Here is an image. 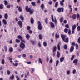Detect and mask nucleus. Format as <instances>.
I'll list each match as a JSON object with an SVG mask.
<instances>
[{"label":"nucleus","instance_id":"nucleus-1","mask_svg":"<svg viewBox=\"0 0 80 80\" xmlns=\"http://www.w3.org/2000/svg\"><path fill=\"white\" fill-rule=\"evenodd\" d=\"M61 38L62 39L63 41L65 43H68V38L67 37L66 35L61 34Z\"/></svg>","mask_w":80,"mask_h":80},{"label":"nucleus","instance_id":"nucleus-2","mask_svg":"<svg viewBox=\"0 0 80 80\" xmlns=\"http://www.w3.org/2000/svg\"><path fill=\"white\" fill-rule=\"evenodd\" d=\"M19 46L22 49V50H23V49L25 48V45L22 42H21Z\"/></svg>","mask_w":80,"mask_h":80},{"label":"nucleus","instance_id":"nucleus-3","mask_svg":"<svg viewBox=\"0 0 80 80\" xmlns=\"http://www.w3.org/2000/svg\"><path fill=\"white\" fill-rule=\"evenodd\" d=\"M38 30H41L42 29V24L40 21L38 22Z\"/></svg>","mask_w":80,"mask_h":80},{"label":"nucleus","instance_id":"nucleus-4","mask_svg":"<svg viewBox=\"0 0 80 80\" xmlns=\"http://www.w3.org/2000/svg\"><path fill=\"white\" fill-rule=\"evenodd\" d=\"M18 39L20 40L21 42H23V43H25V40H23V37H22V36L19 35L18 36Z\"/></svg>","mask_w":80,"mask_h":80},{"label":"nucleus","instance_id":"nucleus-5","mask_svg":"<svg viewBox=\"0 0 80 80\" xmlns=\"http://www.w3.org/2000/svg\"><path fill=\"white\" fill-rule=\"evenodd\" d=\"M18 24L20 28H23V23L22 22L21 20H19L18 22Z\"/></svg>","mask_w":80,"mask_h":80},{"label":"nucleus","instance_id":"nucleus-6","mask_svg":"<svg viewBox=\"0 0 80 80\" xmlns=\"http://www.w3.org/2000/svg\"><path fill=\"white\" fill-rule=\"evenodd\" d=\"M19 18L21 20H22V21H23V20H24V18L22 15H21L19 16Z\"/></svg>","mask_w":80,"mask_h":80},{"label":"nucleus","instance_id":"nucleus-7","mask_svg":"<svg viewBox=\"0 0 80 80\" xmlns=\"http://www.w3.org/2000/svg\"><path fill=\"white\" fill-rule=\"evenodd\" d=\"M9 78L10 80H14V79L15 78V76H14V75L12 74V76H10L9 77Z\"/></svg>","mask_w":80,"mask_h":80},{"label":"nucleus","instance_id":"nucleus-8","mask_svg":"<svg viewBox=\"0 0 80 80\" xmlns=\"http://www.w3.org/2000/svg\"><path fill=\"white\" fill-rule=\"evenodd\" d=\"M50 25L51 28H55V25H54V24L53 22H50Z\"/></svg>","mask_w":80,"mask_h":80},{"label":"nucleus","instance_id":"nucleus-9","mask_svg":"<svg viewBox=\"0 0 80 80\" xmlns=\"http://www.w3.org/2000/svg\"><path fill=\"white\" fill-rule=\"evenodd\" d=\"M65 2V0H62V1H60V5H61V6H63L64 5L63 3Z\"/></svg>","mask_w":80,"mask_h":80},{"label":"nucleus","instance_id":"nucleus-10","mask_svg":"<svg viewBox=\"0 0 80 80\" xmlns=\"http://www.w3.org/2000/svg\"><path fill=\"white\" fill-rule=\"evenodd\" d=\"M55 37L56 39H58V38H59L60 37V35L59 34H58L57 33L55 35Z\"/></svg>","mask_w":80,"mask_h":80},{"label":"nucleus","instance_id":"nucleus-11","mask_svg":"<svg viewBox=\"0 0 80 80\" xmlns=\"http://www.w3.org/2000/svg\"><path fill=\"white\" fill-rule=\"evenodd\" d=\"M26 11L28 12H29L30 15H32V14H33V11H32V10H26Z\"/></svg>","mask_w":80,"mask_h":80},{"label":"nucleus","instance_id":"nucleus-12","mask_svg":"<svg viewBox=\"0 0 80 80\" xmlns=\"http://www.w3.org/2000/svg\"><path fill=\"white\" fill-rule=\"evenodd\" d=\"M4 17L5 19L6 20H7V19H8V14H7V13L5 14Z\"/></svg>","mask_w":80,"mask_h":80},{"label":"nucleus","instance_id":"nucleus-13","mask_svg":"<svg viewBox=\"0 0 80 80\" xmlns=\"http://www.w3.org/2000/svg\"><path fill=\"white\" fill-rule=\"evenodd\" d=\"M72 18L73 19H74V20H75L76 18H77V15L75 14H74L72 16Z\"/></svg>","mask_w":80,"mask_h":80},{"label":"nucleus","instance_id":"nucleus-14","mask_svg":"<svg viewBox=\"0 0 80 80\" xmlns=\"http://www.w3.org/2000/svg\"><path fill=\"white\" fill-rule=\"evenodd\" d=\"M4 49L5 50V51L6 52H7L8 50V48H7V46H4Z\"/></svg>","mask_w":80,"mask_h":80},{"label":"nucleus","instance_id":"nucleus-15","mask_svg":"<svg viewBox=\"0 0 80 80\" xmlns=\"http://www.w3.org/2000/svg\"><path fill=\"white\" fill-rule=\"evenodd\" d=\"M74 50V47L73 46H71L70 49V52H72Z\"/></svg>","mask_w":80,"mask_h":80},{"label":"nucleus","instance_id":"nucleus-16","mask_svg":"<svg viewBox=\"0 0 80 80\" xmlns=\"http://www.w3.org/2000/svg\"><path fill=\"white\" fill-rule=\"evenodd\" d=\"M30 21L31 23V24H33V23H34V19H33V18H31Z\"/></svg>","mask_w":80,"mask_h":80},{"label":"nucleus","instance_id":"nucleus-17","mask_svg":"<svg viewBox=\"0 0 80 80\" xmlns=\"http://www.w3.org/2000/svg\"><path fill=\"white\" fill-rule=\"evenodd\" d=\"M25 10H31V8H28V6H27L25 7Z\"/></svg>","mask_w":80,"mask_h":80},{"label":"nucleus","instance_id":"nucleus-18","mask_svg":"<svg viewBox=\"0 0 80 80\" xmlns=\"http://www.w3.org/2000/svg\"><path fill=\"white\" fill-rule=\"evenodd\" d=\"M64 59H65V58L63 57L61 58L60 59V62H62L64 60Z\"/></svg>","mask_w":80,"mask_h":80},{"label":"nucleus","instance_id":"nucleus-19","mask_svg":"<svg viewBox=\"0 0 80 80\" xmlns=\"http://www.w3.org/2000/svg\"><path fill=\"white\" fill-rule=\"evenodd\" d=\"M2 22L3 23L4 25H7V21L5 19H3L2 20Z\"/></svg>","mask_w":80,"mask_h":80},{"label":"nucleus","instance_id":"nucleus-20","mask_svg":"<svg viewBox=\"0 0 80 80\" xmlns=\"http://www.w3.org/2000/svg\"><path fill=\"white\" fill-rule=\"evenodd\" d=\"M57 51V46H55L53 48V52H56Z\"/></svg>","mask_w":80,"mask_h":80},{"label":"nucleus","instance_id":"nucleus-21","mask_svg":"<svg viewBox=\"0 0 80 80\" xmlns=\"http://www.w3.org/2000/svg\"><path fill=\"white\" fill-rule=\"evenodd\" d=\"M1 63L2 65H5V59H2L1 61Z\"/></svg>","mask_w":80,"mask_h":80},{"label":"nucleus","instance_id":"nucleus-22","mask_svg":"<svg viewBox=\"0 0 80 80\" xmlns=\"http://www.w3.org/2000/svg\"><path fill=\"white\" fill-rule=\"evenodd\" d=\"M68 29L65 28L64 30V32L66 33H68Z\"/></svg>","mask_w":80,"mask_h":80},{"label":"nucleus","instance_id":"nucleus-23","mask_svg":"<svg viewBox=\"0 0 80 80\" xmlns=\"http://www.w3.org/2000/svg\"><path fill=\"white\" fill-rule=\"evenodd\" d=\"M76 28V25H75V24H74L72 26V30H75Z\"/></svg>","mask_w":80,"mask_h":80},{"label":"nucleus","instance_id":"nucleus-24","mask_svg":"<svg viewBox=\"0 0 80 80\" xmlns=\"http://www.w3.org/2000/svg\"><path fill=\"white\" fill-rule=\"evenodd\" d=\"M60 52L59 51H58L57 52V57H60Z\"/></svg>","mask_w":80,"mask_h":80},{"label":"nucleus","instance_id":"nucleus-25","mask_svg":"<svg viewBox=\"0 0 80 80\" xmlns=\"http://www.w3.org/2000/svg\"><path fill=\"white\" fill-rule=\"evenodd\" d=\"M3 4H1L0 5V9L2 10V9H3Z\"/></svg>","mask_w":80,"mask_h":80},{"label":"nucleus","instance_id":"nucleus-26","mask_svg":"<svg viewBox=\"0 0 80 80\" xmlns=\"http://www.w3.org/2000/svg\"><path fill=\"white\" fill-rule=\"evenodd\" d=\"M41 8L42 10H43L44 9V4H42L41 5Z\"/></svg>","mask_w":80,"mask_h":80},{"label":"nucleus","instance_id":"nucleus-27","mask_svg":"<svg viewBox=\"0 0 80 80\" xmlns=\"http://www.w3.org/2000/svg\"><path fill=\"white\" fill-rule=\"evenodd\" d=\"M57 47H58V50H60V44H58L57 45Z\"/></svg>","mask_w":80,"mask_h":80},{"label":"nucleus","instance_id":"nucleus-28","mask_svg":"<svg viewBox=\"0 0 80 80\" xmlns=\"http://www.w3.org/2000/svg\"><path fill=\"white\" fill-rule=\"evenodd\" d=\"M59 20L60 23H62V22H63V17H62Z\"/></svg>","mask_w":80,"mask_h":80},{"label":"nucleus","instance_id":"nucleus-29","mask_svg":"<svg viewBox=\"0 0 80 80\" xmlns=\"http://www.w3.org/2000/svg\"><path fill=\"white\" fill-rule=\"evenodd\" d=\"M26 37L27 39H29L30 37V35L28 34H27L26 36Z\"/></svg>","mask_w":80,"mask_h":80},{"label":"nucleus","instance_id":"nucleus-30","mask_svg":"<svg viewBox=\"0 0 80 80\" xmlns=\"http://www.w3.org/2000/svg\"><path fill=\"white\" fill-rule=\"evenodd\" d=\"M45 22L46 24L48 25V18H46L45 21Z\"/></svg>","mask_w":80,"mask_h":80},{"label":"nucleus","instance_id":"nucleus-31","mask_svg":"<svg viewBox=\"0 0 80 80\" xmlns=\"http://www.w3.org/2000/svg\"><path fill=\"white\" fill-rule=\"evenodd\" d=\"M31 4L33 6H36V4L35 3V2H31Z\"/></svg>","mask_w":80,"mask_h":80},{"label":"nucleus","instance_id":"nucleus-32","mask_svg":"<svg viewBox=\"0 0 80 80\" xmlns=\"http://www.w3.org/2000/svg\"><path fill=\"white\" fill-rule=\"evenodd\" d=\"M64 10V9L63 8H58V10Z\"/></svg>","mask_w":80,"mask_h":80},{"label":"nucleus","instance_id":"nucleus-33","mask_svg":"<svg viewBox=\"0 0 80 80\" xmlns=\"http://www.w3.org/2000/svg\"><path fill=\"white\" fill-rule=\"evenodd\" d=\"M58 5V2H56L55 3V7H57Z\"/></svg>","mask_w":80,"mask_h":80},{"label":"nucleus","instance_id":"nucleus-34","mask_svg":"<svg viewBox=\"0 0 80 80\" xmlns=\"http://www.w3.org/2000/svg\"><path fill=\"white\" fill-rule=\"evenodd\" d=\"M43 45L44 47H47V43L46 42H44L43 43Z\"/></svg>","mask_w":80,"mask_h":80},{"label":"nucleus","instance_id":"nucleus-35","mask_svg":"<svg viewBox=\"0 0 80 80\" xmlns=\"http://www.w3.org/2000/svg\"><path fill=\"white\" fill-rule=\"evenodd\" d=\"M13 66H15V67H17L18 66V63H13Z\"/></svg>","mask_w":80,"mask_h":80},{"label":"nucleus","instance_id":"nucleus-36","mask_svg":"<svg viewBox=\"0 0 80 80\" xmlns=\"http://www.w3.org/2000/svg\"><path fill=\"white\" fill-rule=\"evenodd\" d=\"M78 62V59H75L73 61V63H77V62Z\"/></svg>","mask_w":80,"mask_h":80},{"label":"nucleus","instance_id":"nucleus-37","mask_svg":"<svg viewBox=\"0 0 80 80\" xmlns=\"http://www.w3.org/2000/svg\"><path fill=\"white\" fill-rule=\"evenodd\" d=\"M4 2L5 5H8V2H7V1L6 0H4Z\"/></svg>","mask_w":80,"mask_h":80},{"label":"nucleus","instance_id":"nucleus-38","mask_svg":"<svg viewBox=\"0 0 80 80\" xmlns=\"http://www.w3.org/2000/svg\"><path fill=\"white\" fill-rule=\"evenodd\" d=\"M77 30L78 32H80V26H79L77 28Z\"/></svg>","mask_w":80,"mask_h":80},{"label":"nucleus","instance_id":"nucleus-39","mask_svg":"<svg viewBox=\"0 0 80 80\" xmlns=\"http://www.w3.org/2000/svg\"><path fill=\"white\" fill-rule=\"evenodd\" d=\"M10 71L9 70H8L7 71V74L8 75H9L10 74Z\"/></svg>","mask_w":80,"mask_h":80},{"label":"nucleus","instance_id":"nucleus-40","mask_svg":"<svg viewBox=\"0 0 80 80\" xmlns=\"http://www.w3.org/2000/svg\"><path fill=\"white\" fill-rule=\"evenodd\" d=\"M15 42L16 43H20V41L18 39H16Z\"/></svg>","mask_w":80,"mask_h":80},{"label":"nucleus","instance_id":"nucleus-41","mask_svg":"<svg viewBox=\"0 0 80 80\" xmlns=\"http://www.w3.org/2000/svg\"><path fill=\"white\" fill-rule=\"evenodd\" d=\"M13 49L12 48H9V51L10 52H13Z\"/></svg>","mask_w":80,"mask_h":80},{"label":"nucleus","instance_id":"nucleus-42","mask_svg":"<svg viewBox=\"0 0 80 80\" xmlns=\"http://www.w3.org/2000/svg\"><path fill=\"white\" fill-rule=\"evenodd\" d=\"M51 19L52 22H54V19H53V15L52 14L51 15Z\"/></svg>","mask_w":80,"mask_h":80},{"label":"nucleus","instance_id":"nucleus-43","mask_svg":"<svg viewBox=\"0 0 80 80\" xmlns=\"http://www.w3.org/2000/svg\"><path fill=\"white\" fill-rule=\"evenodd\" d=\"M39 38L40 40H42V35L41 34H39Z\"/></svg>","mask_w":80,"mask_h":80},{"label":"nucleus","instance_id":"nucleus-44","mask_svg":"<svg viewBox=\"0 0 80 80\" xmlns=\"http://www.w3.org/2000/svg\"><path fill=\"white\" fill-rule=\"evenodd\" d=\"M38 61H39V63H41V64H42V59H41V58H39Z\"/></svg>","mask_w":80,"mask_h":80},{"label":"nucleus","instance_id":"nucleus-45","mask_svg":"<svg viewBox=\"0 0 80 80\" xmlns=\"http://www.w3.org/2000/svg\"><path fill=\"white\" fill-rule=\"evenodd\" d=\"M59 63V61L58 60H57L56 62V66H58V63Z\"/></svg>","mask_w":80,"mask_h":80},{"label":"nucleus","instance_id":"nucleus-46","mask_svg":"<svg viewBox=\"0 0 80 80\" xmlns=\"http://www.w3.org/2000/svg\"><path fill=\"white\" fill-rule=\"evenodd\" d=\"M27 28L28 30H30V29L31 28L30 27V26H28L27 27Z\"/></svg>","mask_w":80,"mask_h":80},{"label":"nucleus","instance_id":"nucleus-47","mask_svg":"<svg viewBox=\"0 0 80 80\" xmlns=\"http://www.w3.org/2000/svg\"><path fill=\"white\" fill-rule=\"evenodd\" d=\"M64 49L65 50H67V44H65L64 46Z\"/></svg>","mask_w":80,"mask_h":80},{"label":"nucleus","instance_id":"nucleus-48","mask_svg":"<svg viewBox=\"0 0 80 80\" xmlns=\"http://www.w3.org/2000/svg\"><path fill=\"white\" fill-rule=\"evenodd\" d=\"M48 3L49 5H52V4H53V2L52 1H50L48 2Z\"/></svg>","mask_w":80,"mask_h":80},{"label":"nucleus","instance_id":"nucleus-49","mask_svg":"<svg viewBox=\"0 0 80 80\" xmlns=\"http://www.w3.org/2000/svg\"><path fill=\"white\" fill-rule=\"evenodd\" d=\"M65 27L67 28H69V26L68 25V24H66L65 25Z\"/></svg>","mask_w":80,"mask_h":80},{"label":"nucleus","instance_id":"nucleus-50","mask_svg":"<svg viewBox=\"0 0 80 80\" xmlns=\"http://www.w3.org/2000/svg\"><path fill=\"white\" fill-rule=\"evenodd\" d=\"M31 42L32 45H35V41H31Z\"/></svg>","mask_w":80,"mask_h":80},{"label":"nucleus","instance_id":"nucleus-51","mask_svg":"<svg viewBox=\"0 0 80 80\" xmlns=\"http://www.w3.org/2000/svg\"><path fill=\"white\" fill-rule=\"evenodd\" d=\"M68 34H69V35H70V34H71V30H70V29H68Z\"/></svg>","mask_w":80,"mask_h":80},{"label":"nucleus","instance_id":"nucleus-52","mask_svg":"<svg viewBox=\"0 0 80 80\" xmlns=\"http://www.w3.org/2000/svg\"><path fill=\"white\" fill-rule=\"evenodd\" d=\"M72 73L73 74H75V73H76V70L74 69L72 71Z\"/></svg>","mask_w":80,"mask_h":80},{"label":"nucleus","instance_id":"nucleus-53","mask_svg":"<svg viewBox=\"0 0 80 80\" xmlns=\"http://www.w3.org/2000/svg\"><path fill=\"white\" fill-rule=\"evenodd\" d=\"M78 44H76V49L78 50Z\"/></svg>","mask_w":80,"mask_h":80},{"label":"nucleus","instance_id":"nucleus-54","mask_svg":"<svg viewBox=\"0 0 80 80\" xmlns=\"http://www.w3.org/2000/svg\"><path fill=\"white\" fill-rule=\"evenodd\" d=\"M74 57H75V56L73 55L72 56L71 58V60H73V58H74Z\"/></svg>","mask_w":80,"mask_h":80},{"label":"nucleus","instance_id":"nucleus-55","mask_svg":"<svg viewBox=\"0 0 80 80\" xmlns=\"http://www.w3.org/2000/svg\"><path fill=\"white\" fill-rule=\"evenodd\" d=\"M18 10H22V7L19 6L18 8Z\"/></svg>","mask_w":80,"mask_h":80},{"label":"nucleus","instance_id":"nucleus-56","mask_svg":"<svg viewBox=\"0 0 80 80\" xmlns=\"http://www.w3.org/2000/svg\"><path fill=\"white\" fill-rule=\"evenodd\" d=\"M31 70H32V73H33V72H35V69H34V68H31Z\"/></svg>","mask_w":80,"mask_h":80},{"label":"nucleus","instance_id":"nucleus-57","mask_svg":"<svg viewBox=\"0 0 80 80\" xmlns=\"http://www.w3.org/2000/svg\"><path fill=\"white\" fill-rule=\"evenodd\" d=\"M78 43H80V37H79L78 40Z\"/></svg>","mask_w":80,"mask_h":80},{"label":"nucleus","instance_id":"nucleus-58","mask_svg":"<svg viewBox=\"0 0 80 80\" xmlns=\"http://www.w3.org/2000/svg\"><path fill=\"white\" fill-rule=\"evenodd\" d=\"M70 71L68 70L67 72V75H69V74H70Z\"/></svg>","mask_w":80,"mask_h":80},{"label":"nucleus","instance_id":"nucleus-59","mask_svg":"<svg viewBox=\"0 0 80 80\" xmlns=\"http://www.w3.org/2000/svg\"><path fill=\"white\" fill-rule=\"evenodd\" d=\"M63 23H65V24H66L67 23V20H65L63 21Z\"/></svg>","mask_w":80,"mask_h":80},{"label":"nucleus","instance_id":"nucleus-60","mask_svg":"<svg viewBox=\"0 0 80 80\" xmlns=\"http://www.w3.org/2000/svg\"><path fill=\"white\" fill-rule=\"evenodd\" d=\"M16 77L17 78V80H20V78L18 77V76H16Z\"/></svg>","mask_w":80,"mask_h":80},{"label":"nucleus","instance_id":"nucleus-61","mask_svg":"<svg viewBox=\"0 0 80 80\" xmlns=\"http://www.w3.org/2000/svg\"><path fill=\"white\" fill-rule=\"evenodd\" d=\"M69 8H70V9H71V10H72V6L71 5H69Z\"/></svg>","mask_w":80,"mask_h":80},{"label":"nucleus","instance_id":"nucleus-62","mask_svg":"<svg viewBox=\"0 0 80 80\" xmlns=\"http://www.w3.org/2000/svg\"><path fill=\"white\" fill-rule=\"evenodd\" d=\"M22 57H27V55H26V54H23L22 55Z\"/></svg>","mask_w":80,"mask_h":80},{"label":"nucleus","instance_id":"nucleus-63","mask_svg":"<svg viewBox=\"0 0 80 80\" xmlns=\"http://www.w3.org/2000/svg\"><path fill=\"white\" fill-rule=\"evenodd\" d=\"M38 45L39 47H41V44H40V42H38Z\"/></svg>","mask_w":80,"mask_h":80},{"label":"nucleus","instance_id":"nucleus-64","mask_svg":"<svg viewBox=\"0 0 80 80\" xmlns=\"http://www.w3.org/2000/svg\"><path fill=\"white\" fill-rule=\"evenodd\" d=\"M27 64H31V62H26Z\"/></svg>","mask_w":80,"mask_h":80}]
</instances>
